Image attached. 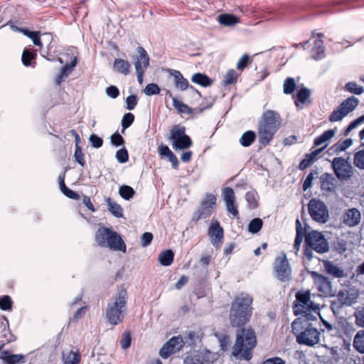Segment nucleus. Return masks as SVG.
Instances as JSON below:
<instances>
[{
  "mask_svg": "<svg viewBox=\"0 0 364 364\" xmlns=\"http://www.w3.org/2000/svg\"><path fill=\"white\" fill-rule=\"evenodd\" d=\"M169 72L174 77V85L176 88L183 91L189 87V82L188 80L183 77L180 71L169 70Z\"/></svg>",
  "mask_w": 364,
  "mask_h": 364,
  "instance_id": "obj_28",
  "label": "nucleus"
},
{
  "mask_svg": "<svg viewBox=\"0 0 364 364\" xmlns=\"http://www.w3.org/2000/svg\"><path fill=\"white\" fill-rule=\"evenodd\" d=\"M360 219V212L356 208L348 209L343 215V223L348 227L358 225Z\"/></svg>",
  "mask_w": 364,
  "mask_h": 364,
  "instance_id": "obj_17",
  "label": "nucleus"
},
{
  "mask_svg": "<svg viewBox=\"0 0 364 364\" xmlns=\"http://www.w3.org/2000/svg\"><path fill=\"white\" fill-rule=\"evenodd\" d=\"M173 106L179 113H186L188 114H192L193 113V108L178 100L176 98H173Z\"/></svg>",
  "mask_w": 364,
  "mask_h": 364,
  "instance_id": "obj_48",
  "label": "nucleus"
},
{
  "mask_svg": "<svg viewBox=\"0 0 364 364\" xmlns=\"http://www.w3.org/2000/svg\"><path fill=\"white\" fill-rule=\"evenodd\" d=\"M336 128L324 131L321 135L315 138L314 146H318L331 139L336 134Z\"/></svg>",
  "mask_w": 364,
  "mask_h": 364,
  "instance_id": "obj_34",
  "label": "nucleus"
},
{
  "mask_svg": "<svg viewBox=\"0 0 364 364\" xmlns=\"http://www.w3.org/2000/svg\"><path fill=\"white\" fill-rule=\"evenodd\" d=\"M216 196L213 193H207L201 201L199 208L193 213L192 220L197 222L200 219L210 217L216 207Z\"/></svg>",
  "mask_w": 364,
  "mask_h": 364,
  "instance_id": "obj_8",
  "label": "nucleus"
},
{
  "mask_svg": "<svg viewBox=\"0 0 364 364\" xmlns=\"http://www.w3.org/2000/svg\"><path fill=\"white\" fill-rule=\"evenodd\" d=\"M136 52L139 54V57L136 58L134 66L137 80L140 85H142L144 82V74L150 65V58L147 52L142 46H138L136 48Z\"/></svg>",
  "mask_w": 364,
  "mask_h": 364,
  "instance_id": "obj_13",
  "label": "nucleus"
},
{
  "mask_svg": "<svg viewBox=\"0 0 364 364\" xmlns=\"http://www.w3.org/2000/svg\"><path fill=\"white\" fill-rule=\"evenodd\" d=\"M313 49L316 50V53L312 56L314 60H318L324 58L325 48L323 46V41L322 39H316L314 41V46Z\"/></svg>",
  "mask_w": 364,
  "mask_h": 364,
  "instance_id": "obj_46",
  "label": "nucleus"
},
{
  "mask_svg": "<svg viewBox=\"0 0 364 364\" xmlns=\"http://www.w3.org/2000/svg\"><path fill=\"white\" fill-rule=\"evenodd\" d=\"M256 139V133L254 131L248 130L245 132L240 139V144L244 147H249Z\"/></svg>",
  "mask_w": 364,
  "mask_h": 364,
  "instance_id": "obj_40",
  "label": "nucleus"
},
{
  "mask_svg": "<svg viewBox=\"0 0 364 364\" xmlns=\"http://www.w3.org/2000/svg\"><path fill=\"white\" fill-rule=\"evenodd\" d=\"M253 299L249 294H241L232 300L229 311V321L232 328H237L236 340L232 354L234 357L249 361L252 358V350L257 346L254 329L245 325L252 315Z\"/></svg>",
  "mask_w": 364,
  "mask_h": 364,
  "instance_id": "obj_1",
  "label": "nucleus"
},
{
  "mask_svg": "<svg viewBox=\"0 0 364 364\" xmlns=\"http://www.w3.org/2000/svg\"><path fill=\"white\" fill-rule=\"evenodd\" d=\"M333 250L338 254H343L347 250V242L343 239L337 237L332 243Z\"/></svg>",
  "mask_w": 364,
  "mask_h": 364,
  "instance_id": "obj_50",
  "label": "nucleus"
},
{
  "mask_svg": "<svg viewBox=\"0 0 364 364\" xmlns=\"http://www.w3.org/2000/svg\"><path fill=\"white\" fill-rule=\"evenodd\" d=\"M306 246H310L318 254L326 253L329 251V243L325 235L318 230L308 232L306 229V237L304 238Z\"/></svg>",
  "mask_w": 364,
  "mask_h": 364,
  "instance_id": "obj_6",
  "label": "nucleus"
},
{
  "mask_svg": "<svg viewBox=\"0 0 364 364\" xmlns=\"http://www.w3.org/2000/svg\"><path fill=\"white\" fill-rule=\"evenodd\" d=\"M208 235L213 245L218 249L224 237V230L217 220H213L208 228Z\"/></svg>",
  "mask_w": 364,
  "mask_h": 364,
  "instance_id": "obj_14",
  "label": "nucleus"
},
{
  "mask_svg": "<svg viewBox=\"0 0 364 364\" xmlns=\"http://www.w3.org/2000/svg\"><path fill=\"white\" fill-rule=\"evenodd\" d=\"M354 165L360 169H364V150H360L354 154Z\"/></svg>",
  "mask_w": 364,
  "mask_h": 364,
  "instance_id": "obj_58",
  "label": "nucleus"
},
{
  "mask_svg": "<svg viewBox=\"0 0 364 364\" xmlns=\"http://www.w3.org/2000/svg\"><path fill=\"white\" fill-rule=\"evenodd\" d=\"M135 193L136 192L134 188L128 185H122L119 188V196L126 200L132 199Z\"/></svg>",
  "mask_w": 364,
  "mask_h": 364,
  "instance_id": "obj_45",
  "label": "nucleus"
},
{
  "mask_svg": "<svg viewBox=\"0 0 364 364\" xmlns=\"http://www.w3.org/2000/svg\"><path fill=\"white\" fill-rule=\"evenodd\" d=\"M122 348L126 350L131 346L132 344V335L130 331H126L122 335V339L120 341Z\"/></svg>",
  "mask_w": 364,
  "mask_h": 364,
  "instance_id": "obj_61",
  "label": "nucleus"
},
{
  "mask_svg": "<svg viewBox=\"0 0 364 364\" xmlns=\"http://www.w3.org/2000/svg\"><path fill=\"white\" fill-rule=\"evenodd\" d=\"M161 89L156 83H149L144 89V94L148 96L159 95Z\"/></svg>",
  "mask_w": 364,
  "mask_h": 364,
  "instance_id": "obj_60",
  "label": "nucleus"
},
{
  "mask_svg": "<svg viewBox=\"0 0 364 364\" xmlns=\"http://www.w3.org/2000/svg\"><path fill=\"white\" fill-rule=\"evenodd\" d=\"M337 324L340 329V334L343 333L348 338L350 339L352 334L355 331L353 324L349 323L348 319L343 316L337 318Z\"/></svg>",
  "mask_w": 364,
  "mask_h": 364,
  "instance_id": "obj_24",
  "label": "nucleus"
},
{
  "mask_svg": "<svg viewBox=\"0 0 364 364\" xmlns=\"http://www.w3.org/2000/svg\"><path fill=\"white\" fill-rule=\"evenodd\" d=\"M131 68V64L128 60L116 58L114 61L113 69L114 71L127 75L129 73Z\"/></svg>",
  "mask_w": 364,
  "mask_h": 364,
  "instance_id": "obj_30",
  "label": "nucleus"
},
{
  "mask_svg": "<svg viewBox=\"0 0 364 364\" xmlns=\"http://www.w3.org/2000/svg\"><path fill=\"white\" fill-rule=\"evenodd\" d=\"M185 344L186 342L181 336H173L167 341V346H170L174 352L181 350Z\"/></svg>",
  "mask_w": 364,
  "mask_h": 364,
  "instance_id": "obj_44",
  "label": "nucleus"
},
{
  "mask_svg": "<svg viewBox=\"0 0 364 364\" xmlns=\"http://www.w3.org/2000/svg\"><path fill=\"white\" fill-rule=\"evenodd\" d=\"M273 269L275 272V277L279 281L287 282L291 279V268L284 253L275 258Z\"/></svg>",
  "mask_w": 364,
  "mask_h": 364,
  "instance_id": "obj_9",
  "label": "nucleus"
},
{
  "mask_svg": "<svg viewBox=\"0 0 364 364\" xmlns=\"http://www.w3.org/2000/svg\"><path fill=\"white\" fill-rule=\"evenodd\" d=\"M74 157L77 163H78L82 167L85 166V156L82 153V147L80 145L75 146Z\"/></svg>",
  "mask_w": 364,
  "mask_h": 364,
  "instance_id": "obj_57",
  "label": "nucleus"
},
{
  "mask_svg": "<svg viewBox=\"0 0 364 364\" xmlns=\"http://www.w3.org/2000/svg\"><path fill=\"white\" fill-rule=\"evenodd\" d=\"M65 55L67 57V59L68 58H70V63H66L60 70V73L61 75H64L65 77H67L71 72L74 70L75 66L77 63V56H72L69 53H65Z\"/></svg>",
  "mask_w": 364,
  "mask_h": 364,
  "instance_id": "obj_35",
  "label": "nucleus"
},
{
  "mask_svg": "<svg viewBox=\"0 0 364 364\" xmlns=\"http://www.w3.org/2000/svg\"><path fill=\"white\" fill-rule=\"evenodd\" d=\"M344 89L346 91L357 95H360L364 92L363 87L358 85L357 82L354 81L347 82Z\"/></svg>",
  "mask_w": 364,
  "mask_h": 364,
  "instance_id": "obj_51",
  "label": "nucleus"
},
{
  "mask_svg": "<svg viewBox=\"0 0 364 364\" xmlns=\"http://www.w3.org/2000/svg\"><path fill=\"white\" fill-rule=\"evenodd\" d=\"M159 153L161 157L166 156L168 159L173 168L177 169L178 168V160L167 145H160L159 146Z\"/></svg>",
  "mask_w": 364,
  "mask_h": 364,
  "instance_id": "obj_26",
  "label": "nucleus"
},
{
  "mask_svg": "<svg viewBox=\"0 0 364 364\" xmlns=\"http://www.w3.org/2000/svg\"><path fill=\"white\" fill-rule=\"evenodd\" d=\"M115 157L119 163L124 164L129 161L128 151L123 146L117 151Z\"/></svg>",
  "mask_w": 364,
  "mask_h": 364,
  "instance_id": "obj_59",
  "label": "nucleus"
},
{
  "mask_svg": "<svg viewBox=\"0 0 364 364\" xmlns=\"http://www.w3.org/2000/svg\"><path fill=\"white\" fill-rule=\"evenodd\" d=\"M36 49H34L33 47L31 46L25 48L23 50L21 55V61L23 65L26 67L31 66L33 68H35L36 65Z\"/></svg>",
  "mask_w": 364,
  "mask_h": 364,
  "instance_id": "obj_19",
  "label": "nucleus"
},
{
  "mask_svg": "<svg viewBox=\"0 0 364 364\" xmlns=\"http://www.w3.org/2000/svg\"><path fill=\"white\" fill-rule=\"evenodd\" d=\"M353 143V141L351 138H348L343 141L340 140L329 147L327 150V153L329 155L338 154L340 152L346 151Z\"/></svg>",
  "mask_w": 364,
  "mask_h": 364,
  "instance_id": "obj_25",
  "label": "nucleus"
},
{
  "mask_svg": "<svg viewBox=\"0 0 364 364\" xmlns=\"http://www.w3.org/2000/svg\"><path fill=\"white\" fill-rule=\"evenodd\" d=\"M314 249L311 248L310 246H306V244L304 245V259H303V264L306 267L309 265V262L314 257L313 251Z\"/></svg>",
  "mask_w": 364,
  "mask_h": 364,
  "instance_id": "obj_56",
  "label": "nucleus"
},
{
  "mask_svg": "<svg viewBox=\"0 0 364 364\" xmlns=\"http://www.w3.org/2000/svg\"><path fill=\"white\" fill-rule=\"evenodd\" d=\"M346 115L343 112L342 109L339 106L337 107L336 109H334L328 117V120L331 122H338L341 120Z\"/></svg>",
  "mask_w": 364,
  "mask_h": 364,
  "instance_id": "obj_63",
  "label": "nucleus"
},
{
  "mask_svg": "<svg viewBox=\"0 0 364 364\" xmlns=\"http://www.w3.org/2000/svg\"><path fill=\"white\" fill-rule=\"evenodd\" d=\"M310 228L307 223L304 224V228H302L301 223L299 219L296 220V236L294 242V249L298 252L300 249L301 244L304 237H306V229Z\"/></svg>",
  "mask_w": 364,
  "mask_h": 364,
  "instance_id": "obj_22",
  "label": "nucleus"
},
{
  "mask_svg": "<svg viewBox=\"0 0 364 364\" xmlns=\"http://www.w3.org/2000/svg\"><path fill=\"white\" fill-rule=\"evenodd\" d=\"M353 346L358 353L364 354V330H360L356 333Z\"/></svg>",
  "mask_w": 364,
  "mask_h": 364,
  "instance_id": "obj_39",
  "label": "nucleus"
},
{
  "mask_svg": "<svg viewBox=\"0 0 364 364\" xmlns=\"http://www.w3.org/2000/svg\"><path fill=\"white\" fill-rule=\"evenodd\" d=\"M95 242L102 247H109L111 250L125 253L127 246L121 235L110 228L100 227L95 236Z\"/></svg>",
  "mask_w": 364,
  "mask_h": 364,
  "instance_id": "obj_4",
  "label": "nucleus"
},
{
  "mask_svg": "<svg viewBox=\"0 0 364 364\" xmlns=\"http://www.w3.org/2000/svg\"><path fill=\"white\" fill-rule=\"evenodd\" d=\"M314 281V284L319 292L325 296L333 297L336 296V291L332 289L331 282L329 278L315 271H309Z\"/></svg>",
  "mask_w": 364,
  "mask_h": 364,
  "instance_id": "obj_12",
  "label": "nucleus"
},
{
  "mask_svg": "<svg viewBox=\"0 0 364 364\" xmlns=\"http://www.w3.org/2000/svg\"><path fill=\"white\" fill-rule=\"evenodd\" d=\"M174 259V252L171 250H166L159 255V263L165 267L170 266Z\"/></svg>",
  "mask_w": 364,
  "mask_h": 364,
  "instance_id": "obj_38",
  "label": "nucleus"
},
{
  "mask_svg": "<svg viewBox=\"0 0 364 364\" xmlns=\"http://www.w3.org/2000/svg\"><path fill=\"white\" fill-rule=\"evenodd\" d=\"M128 292L123 286L118 288L112 302L107 304L105 318L107 322L117 326L123 322L127 311Z\"/></svg>",
  "mask_w": 364,
  "mask_h": 364,
  "instance_id": "obj_3",
  "label": "nucleus"
},
{
  "mask_svg": "<svg viewBox=\"0 0 364 364\" xmlns=\"http://www.w3.org/2000/svg\"><path fill=\"white\" fill-rule=\"evenodd\" d=\"M169 140L175 150H185L193 144L191 138L186 133V127L181 124L172 127L170 130Z\"/></svg>",
  "mask_w": 364,
  "mask_h": 364,
  "instance_id": "obj_5",
  "label": "nucleus"
},
{
  "mask_svg": "<svg viewBox=\"0 0 364 364\" xmlns=\"http://www.w3.org/2000/svg\"><path fill=\"white\" fill-rule=\"evenodd\" d=\"M346 293L347 296H346V300L344 301L346 306H350L355 304L359 296L358 289L355 287L350 288L349 290L346 291Z\"/></svg>",
  "mask_w": 364,
  "mask_h": 364,
  "instance_id": "obj_43",
  "label": "nucleus"
},
{
  "mask_svg": "<svg viewBox=\"0 0 364 364\" xmlns=\"http://www.w3.org/2000/svg\"><path fill=\"white\" fill-rule=\"evenodd\" d=\"M327 145L318 148L309 154H306L304 158L300 161L298 168L301 171L305 170L308 166L313 164L317 159L318 156L324 151Z\"/></svg>",
  "mask_w": 364,
  "mask_h": 364,
  "instance_id": "obj_18",
  "label": "nucleus"
},
{
  "mask_svg": "<svg viewBox=\"0 0 364 364\" xmlns=\"http://www.w3.org/2000/svg\"><path fill=\"white\" fill-rule=\"evenodd\" d=\"M348 158L345 159L343 157H336L331 161V168L336 176L341 181H348L352 176V166L348 161Z\"/></svg>",
  "mask_w": 364,
  "mask_h": 364,
  "instance_id": "obj_11",
  "label": "nucleus"
},
{
  "mask_svg": "<svg viewBox=\"0 0 364 364\" xmlns=\"http://www.w3.org/2000/svg\"><path fill=\"white\" fill-rule=\"evenodd\" d=\"M281 125L282 118L277 112L271 109L264 112L257 125L259 144L262 146L269 144Z\"/></svg>",
  "mask_w": 364,
  "mask_h": 364,
  "instance_id": "obj_2",
  "label": "nucleus"
},
{
  "mask_svg": "<svg viewBox=\"0 0 364 364\" xmlns=\"http://www.w3.org/2000/svg\"><path fill=\"white\" fill-rule=\"evenodd\" d=\"M320 188L322 191L333 193L336 191L337 180L332 173H323L319 177Z\"/></svg>",
  "mask_w": 364,
  "mask_h": 364,
  "instance_id": "obj_16",
  "label": "nucleus"
},
{
  "mask_svg": "<svg viewBox=\"0 0 364 364\" xmlns=\"http://www.w3.org/2000/svg\"><path fill=\"white\" fill-rule=\"evenodd\" d=\"M309 323H306L304 321V318L299 317L294 320V321L291 323V332L292 333L296 336L299 333V332H301L302 331H304L307 328V325Z\"/></svg>",
  "mask_w": 364,
  "mask_h": 364,
  "instance_id": "obj_41",
  "label": "nucleus"
},
{
  "mask_svg": "<svg viewBox=\"0 0 364 364\" xmlns=\"http://www.w3.org/2000/svg\"><path fill=\"white\" fill-rule=\"evenodd\" d=\"M191 81L203 87H210L213 83V80L210 77H209L206 74L201 73H196L193 74L191 77Z\"/></svg>",
  "mask_w": 364,
  "mask_h": 364,
  "instance_id": "obj_31",
  "label": "nucleus"
},
{
  "mask_svg": "<svg viewBox=\"0 0 364 364\" xmlns=\"http://www.w3.org/2000/svg\"><path fill=\"white\" fill-rule=\"evenodd\" d=\"M108 206V210L116 218H119L123 217V208L122 206L113 200L111 198L106 200Z\"/></svg>",
  "mask_w": 364,
  "mask_h": 364,
  "instance_id": "obj_37",
  "label": "nucleus"
},
{
  "mask_svg": "<svg viewBox=\"0 0 364 364\" xmlns=\"http://www.w3.org/2000/svg\"><path fill=\"white\" fill-rule=\"evenodd\" d=\"M308 208L309 213L314 221L323 224L328 220V210L325 203L322 200L316 198L311 199Z\"/></svg>",
  "mask_w": 364,
  "mask_h": 364,
  "instance_id": "obj_7",
  "label": "nucleus"
},
{
  "mask_svg": "<svg viewBox=\"0 0 364 364\" xmlns=\"http://www.w3.org/2000/svg\"><path fill=\"white\" fill-rule=\"evenodd\" d=\"M294 314L296 316L301 315V317L304 318V321L306 323H312L310 321L317 320L316 316L314 315L311 311H304V309L295 310Z\"/></svg>",
  "mask_w": 364,
  "mask_h": 364,
  "instance_id": "obj_52",
  "label": "nucleus"
},
{
  "mask_svg": "<svg viewBox=\"0 0 364 364\" xmlns=\"http://www.w3.org/2000/svg\"><path fill=\"white\" fill-rule=\"evenodd\" d=\"M13 301L10 296L3 295L0 296V309L3 311H11L12 309Z\"/></svg>",
  "mask_w": 364,
  "mask_h": 364,
  "instance_id": "obj_55",
  "label": "nucleus"
},
{
  "mask_svg": "<svg viewBox=\"0 0 364 364\" xmlns=\"http://www.w3.org/2000/svg\"><path fill=\"white\" fill-rule=\"evenodd\" d=\"M323 267L326 272L334 278L341 279L346 277L344 270L332 261L324 260Z\"/></svg>",
  "mask_w": 364,
  "mask_h": 364,
  "instance_id": "obj_21",
  "label": "nucleus"
},
{
  "mask_svg": "<svg viewBox=\"0 0 364 364\" xmlns=\"http://www.w3.org/2000/svg\"><path fill=\"white\" fill-rule=\"evenodd\" d=\"M359 102L360 101L357 97L350 96L343 100L338 106L346 116L348 113L353 112L358 107Z\"/></svg>",
  "mask_w": 364,
  "mask_h": 364,
  "instance_id": "obj_29",
  "label": "nucleus"
},
{
  "mask_svg": "<svg viewBox=\"0 0 364 364\" xmlns=\"http://www.w3.org/2000/svg\"><path fill=\"white\" fill-rule=\"evenodd\" d=\"M110 142L116 147L124 146L125 140L118 132H116L110 136Z\"/></svg>",
  "mask_w": 364,
  "mask_h": 364,
  "instance_id": "obj_62",
  "label": "nucleus"
},
{
  "mask_svg": "<svg viewBox=\"0 0 364 364\" xmlns=\"http://www.w3.org/2000/svg\"><path fill=\"white\" fill-rule=\"evenodd\" d=\"M252 63V60L248 54H244L242 58L239 60L237 63V69L242 71L245 68H246L250 63Z\"/></svg>",
  "mask_w": 364,
  "mask_h": 364,
  "instance_id": "obj_64",
  "label": "nucleus"
},
{
  "mask_svg": "<svg viewBox=\"0 0 364 364\" xmlns=\"http://www.w3.org/2000/svg\"><path fill=\"white\" fill-rule=\"evenodd\" d=\"M258 193L255 190L247 191L245 194V200L250 209H256L259 207Z\"/></svg>",
  "mask_w": 364,
  "mask_h": 364,
  "instance_id": "obj_36",
  "label": "nucleus"
},
{
  "mask_svg": "<svg viewBox=\"0 0 364 364\" xmlns=\"http://www.w3.org/2000/svg\"><path fill=\"white\" fill-rule=\"evenodd\" d=\"M263 226V221L259 218L251 220L248 224V231L252 234L258 233Z\"/></svg>",
  "mask_w": 364,
  "mask_h": 364,
  "instance_id": "obj_49",
  "label": "nucleus"
},
{
  "mask_svg": "<svg viewBox=\"0 0 364 364\" xmlns=\"http://www.w3.org/2000/svg\"><path fill=\"white\" fill-rule=\"evenodd\" d=\"M318 171L317 168L311 170V172L307 175L306 178L303 182L302 188L304 191H307L312 186L313 180L315 178V176L317 177Z\"/></svg>",
  "mask_w": 364,
  "mask_h": 364,
  "instance_id": "obj_53",
  "label": "nucleus"
},
{
  "mask_svg": "<svg viewBox=\"0 0 364 364\" xmlns=\"http://www.w3.org/2000/svg\"><path fill=\"white\" fill-rule=\"evenodd\" d=\"M6 323H2L1 327L2 328V336L6 339V343L15 341L16 337L11 332L9 328V320L6 316H4Z\"/></svg>",
  "mask_w": 364,
  "mask_h": 364,
  "instance_id": "obj_42",
  "label": "nucleus"
},
{
  "mask_svg": "<svg viewBox=\"0 0 364 364\" xmlns=\"http://www.w3.org/2000/svg\"><path fill=\"white\" fill-rule=\"evenodd\" d=\"M0 359L4 364H21L26 362L23 354H13L9 350L1 352Z\"/></svg>",
  "mask_w": 364,
  "mask_h": 364,
  "instance_id": "obj_23",
  "label": "nucleus"
},
{
  "mask_svg": "<svg viewBox=\"0 0 364 364\" xmlns=\"http://www.w3.org/2000/svg\"><path fill=\"white\" fill-rule=\"evenodd\" d=\"M311 95V91L310 89L302 87H301L296 94V99L294 100V104L297 108L299 107V104L304 105L307 102L310 103V97Z\"/></svg>",
  "mask_w": 364,
  "mask_h": 364,
  "instance_id": "obj_27",
  "label": "nucleus"
},
{
  "mask_svg": "<svg viewBox=\"0 0 364 364\" xmlns=\"http://www.w3.org/2000/svg\"><path fill=\"white\" fill-rule=\"evenodd\" d=\"M20 32L22 33L26 37L31 39L35 46L39 47L40 48L43 47L40 31H31L28 28H23V29H20Z\"/></svg>",
  "mask_w": 364,
  "mask_h": 364,
  "instance_id": "obj_33",
  "label": "nucleus"
},
{
  "mask_svg": "<svg viewBox=\"0 0 364 364\" xmlns=\"http://www.w3.org/2000/svg\"><path fill=\"white\" fill-rule=\"evenodd\" d=\"M220 24L225 26H232L240 22V18L232 14H222L218 16Z\"/></svg>",
  "mask_w": 364,
  "mask_h": 364,
  "instance_id": "obj_32",
  "label": "nucleus"
},
{
  "mask_svg": "<svg viewBox=\"0 0 364 364\" xmlns=\"http://www.w3.org/2000/svg\"><path fill=\"white\" fill-rule=\"evenodd\" d=\"M296 89V84L294 78L289 77L286 78L283 84V92L285 95H292Z\"/></svg>",
  "mask_w": 364,
  "mask_h": 364,
  "instance_id": "obj_47",
  "label": "nucleus"
},
{
  "mask_svg": "<svg viewBox=\"0 0 364 364\" xmlns=\"http://www.w3.org/2000/svg\"><path fill=\"white\" fill-rule=\"evenodd\" d=\"M310 299L311 294L309 291H297L296 294V299L292 306L293 311L295 310L304 309Z\"/></svg>",
  "mask_w": 364,
  "mask_h": 364,
  "instance_id": "obj_20",
  "label": "nucleus"
},
{
  "mask_svg": "<svg viewBox=\"0 0 364 364\" xmlns=\"http://www.w3.org/2000/svg\"><path fill=\"white\" fill-rule=\"evenodd\" d=\"M238 74L233 69L229 70L223 81L224 85H232L237 82Z\"/></svg>",
  "mask_w": 364,
  "mask_h": 364,
  "instance_id": "obj_54",
  "label": "nucleus"
},
{
  "mask_svg": "<svg viewBox=\"0 0 364 364\" xmlns=\"http://www.w3.org/2000/svg\"><path fill=\"white\" fill-rule=\"evenodd\" d=\"M323 331V329L318 331L316 328L314 327L313 324H309L306 329L296 335V341L299 345L312 347L319 343L321 332Z\"/></svg>",
  "mask_w": 364,
  "mask_h": 364,
  "instance_id": "obj_10",
  "label": "nucleus"
},
{
  "mask_svg": "<svg viewBox=\"0 0 364 364\" xmlns=\"http://www.w3.org/2000/svg\"><path fill=\"white\" fill-rule=\"evenodd\" d=\"M223 199L225 202L226 209L234 217H239V212L235 203V196L234 191L230 187H226L223 190Z\"/></svg>",
  "mask_w": 364,
  "mask_h": 364,
  "instance_id": "obj_15",
  "label": "nucleus"
}]
</instances>
